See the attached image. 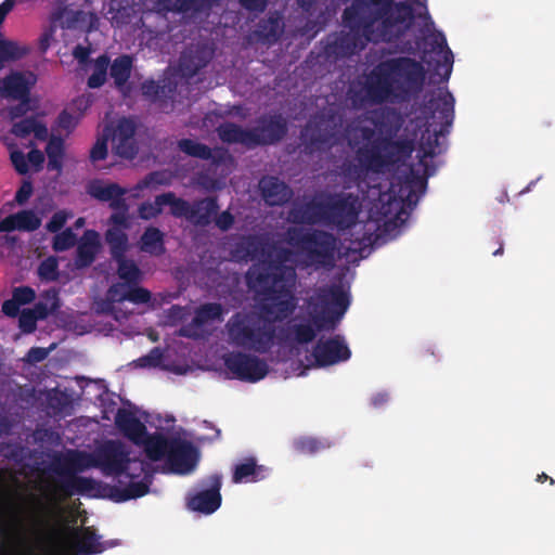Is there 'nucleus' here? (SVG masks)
<instances>
[{
    "mask_svg": "<svg viewBox=\"0 0 555 555\" xmlns=\"http://www.w3.org/2000/svg\"><path fill=\"white\" fill-rule=\"evenodd\" d=\"M282 30L281 18L279 16H270L259 22L256 33L261 40L272 43L279 40Z\"/></svg>",
    "mask_w": 555,
    "mask_h": 555,
    "instance_id": "41",
    "label": "nucleus"
},
{
    "mask_svg": "<svg viewBox=\"0 0 555 555\" xmlns=\"http://www.w3.org/2000/svg\"><path fill=\"white\" fill-rule=\"evenodd\" d=\"M164 352L159 347H154L147 354H144L134 361L139 367H157L163 362Z\"/></svg>",
    "mask_w": 555,
    "mask_h": 555,
    "instance_id": "54",
    "label": "nucleus"
},
{
    "mask_svg": "<svg viewBox=\"0 0 555 555\" xmlns=\"http://www.w3.org/2000/svg\"><path fill=\"white\" fill-rule=\"evenodd\" d=\"M307 146L312 151H320L331 146L335 133L325 120L308 122L302 131Z\"/></svg>",
    "mask_w": 555,
    "mask_h": 555,
    "instance_id": "25",
    "label": "nucleus"
},
{
    "mask_svg": "<svg viewBox=\"0 0 555 555\" xmlns=\"http://www.w3.org/2000/svg\"><path fill=\"white\" fill-rule=\"evenodd\" d=\"M289 219L297 224L326 225V195L294 206L289 210Z\"/></svg>",
    "mask_w": 555,
    "mask_h": 555,
    "instance_id": "20",
    "label": "nucleus"
},
{
    "mask_svg": "<svg viewBox=\"0 0 555 555\" xmlns=\"http://www.w3.org/2000/svg\"><path fill=\"white\" fill-rule=\"evenodd\" d=\"M325 447L321 440L312 437H301L295 441L296 450L306 454H314Z\"/></svg>",
    "mask_w": 555,
    "mask_h": 555,
    "instance_id": "53",
    "label": "nucleus"
},
{
    "mask_svg": "<svg viewBox=\"0 0 555 555\" xmlns=\"http://www.w3.org/2000/svg\"><path fill=\"white\" fill-rule=\"evenodd\" d=\"M271 301L262 306V311L271 315L274 321H283L288 318L296 308V302L289 291L282 295L271 294Z\"/></svg>",
    "mask_w": 555,
    "mask_h": 555,
    "instance_id": "31",
    "label": "nucleus"
},
{
    "mask_svg": "<svg viewBox=\"0 0 555 555\" xmlns=\"http://www.w3.org/2000/svg\"><path fill=\"white\" fill-rule=\"evenodd\" d=\"M30 51L31 48L28 44L5 39L0 36V70L3 69L8 63H14L24 59Z\"/></svg>",
    "mask_w": 555,
    "mask_h": 555,
    "instance_id": "34",
    "label": "nucleus"
},
{
    "mask_svg": "<svg viewBox=\"0 0 555 555\" xmlns=\"http://www.w3.org/2000/svg\"><path fill=\"white\" fill-rule=\"evenodd\" d=\"M105 241L113 260L125 257L129 249V238L120 228L114 227L105 232Z\"/></svg>",
    "mask_w": 555,
    "mask_h": 555,
    "instance_id": "39",
    "label": "nucleus"
},
{
    "mask_svg": "<svg viewBox=\"0 0 555 555\" xmlns=\"http://www.w3.org/2000/svg\"><path fill=\"white\" fill-rule=\"evenodd\" d=\"M38 274L42 280L56 281L59 278V263L56 258L49 257L40 262Z\"/></svg>",
    "mask_w": 555,
    "mask_h": 555,
    "instance_id": "51",
    "label": "nucleus"
},
{
    "mask_svg": "<svg viewBox=\"0 0 555 555\" xmlns=\"http://www.w3.org/2000/svg\"><path fill=\"white\" fill-rule=\"evenodd\" d=\"M175 89V86L165 80L162 83L155 80H146L141 86L142 94L152 102L169 96Z\"/></svg>",
    "mask_w": 555,
    "mask_h": 555,
    "instance_id": "43",
    "label": "nucleus"
},
{
    "mask_svg": "<svg viewBox=\"0 0 555 555\" xmlns=\"http://www.w3.org/2000/svg\"><path fill=\"white\" fill-rule=\"evenodd\" d=\"M225 327L230 343L236 347L267 353L274 345L275 327L260 314L236 312Z\"/></svg>",
    "mask_w": 555,
    "mask_h": 555,
    "instance_id": "9",
    "label": "nucleus"
},
{
    "mask_svg": "<svg viewBox=\"0 0 555 555\" xmlns=\"http://www.w3.org/2000/svg\"><path fill=\"white\" fill-rule=\"evenodd\" d=\"M214 56V50L206 44H196L186 48L180 55L179 69L182 76L192 78L207 66Z\"/></svg>",
    "mask_w": 555,
    "mask_h": 555,
    "instance_id": "21",
    "label": "nucleus"
},
{
    "mask_svg": "<svg viewBox=\"0 0 555 555\" xmlns=\"http://www.w3.org/2000/svg\"><path fill=\"white\" fill-rule=\"evenodd\" d=\"M270 256H264L260 261L253 263L246 272V284L250 289H259L266 294L276 293L275 288L292 286L296 279V270L286 262L291 260L293 251L281 247Z\"/></svg>",
    "mask_w": 555,
    "mask_h": 555,
    "instance_id": "8",
    "label": "nucleus"
},
{
    "mask_svg": "<svg viewBox=\"0 0 555 555\" xmlns=\"http://www.w3.org/2000/svg\"><path fill=\"white\" fill-rule=\"evenodd\" d=\"M37 82L31 72H11L0 79V96L12 100H30V92Z\"/></svg>",
    "mask_w": 555,
    "mask_h": 555,
    "instance_id": "19",
    "label": "nucleus"
},
{
    "mask_svg": "<svg viewBox=\"0 0 555 555\" xmlns=\"http://www.w3.org/2000/svg\"><path fill=\"white\" fill-rule=\"evenodd\" d=\"M8 487L0 486V544L13 541L23 533L33 535L30 525L33 519L39 515L35 503L31 500L33 494H28L25 500L30 505V513L27 516L22 515L16 508H8L7 499L9 498Z\"/></svg>",
    "mask_w": 555,
    "mask_h": 555,
    "instance_id": "11",
    "label": "nucleus"
},
{
    "mask_svg": "<svg viewBox=\"0 0 555 555\" xmlns=\"http://www.w3.org/2000/svg\"><path fill=\"white\" fill-rule=\"evenodd\" d=\"M12 297L21 306L33 302L36 298L35 291L29 286H18L13 289Z\"/></svg>",
    "mask_w": 555,
    "mask_h": 555,
    "instance_id": "59",
    "label": "nucleus"
},
{
    "mask_svg": "<svg viewBox=\"0 0 555 555\" xmlns=\"http://www.w3.org/2000/svg\"><path fill=\"white\" fill-rule=\"evenodd\" d=\"M77 242V236L72 228H66L62 232H57L52 242V248L56 253L68 250L74 247Z\"/></svg>",
    "mask_w": 555,
    "mask_h": 555,
    "instance_id": "49",
    "label": "nucleus"
},
{
    "mask_svg": "<svg viewBox=\"0 0 555 555\" xmlns=\"http://www.w3.org/2000/svg\"><path fill=\"white\" fill-rule=\"evenodd\" d=\"M361 211L359 196L354 193H332L326 195V225L340 231L356 225Z\"/></svg>",
    "mask_w": 555,
    "mask_h": 555,
    "instance_id": "12",
    "label": "nucleus"
},
{
    "mask_svg": "<svg viewBox=\"0 0 555 555\" xmlns=\"http://www.w3.org/2000/svg\"><path fill=\"white\" fill-rule=\"evenodd\" d=\"M221 487V474L215 473L202 478L186 495L188 508L204 515L215 513L222 502Z\"/></svg>",
    "mask_w": 555,
    "mask_h": 555,
    "instance_id": "13",
    "label": "nucleus"
},
{
    "mask_svg": "<svg viewBox=\"0 0 555 555\" xmlns=\"http://www.w3.org/2000/svg\"><path fill=\"white\" fill-rule=\"evenodd\" d=\"M426 79L424 65L410 56L379 61L365 76L363 90L369 103L402 104L417 98Z\"/></svg>",
    "mask_w": 555,
    "mask_h": 555,
    "instance_id": "4",
    "label": "nucleus"
},
{
    "mask_svg": "<svg viewBox=\"0 0 555 555\" xmlns=\"http://www.w3.org/2000/svg\"><path fill=\"white\" fill-rule=\"evenodd\" d=\"M108 66L109 57L107 54L98 56L94 61L93 72L87 80V86L91 89L101 88L106 82Z\"/></svg>",
    "mask_w": 555,
    "mask_h": 555,
    "instance_id": "44",
    "label": "nucleus"
},
{
    "mask_svg": "<svg viewBox=\"0 0 555 555\" xmlns=\"http://www.w3.org/2000/svg\"><path fill=\"white\" fill-rule=\"evenodd\" d=\"M223 308L218 302H208L199 306L194 314L193 323L203 326L209 321L221 320Z\"/></svg>",
    "mask_w": 555,
    "mask_h": 555,
    "instance_id": "45",
    "label": "nucleus"
},
{
    "mask_svg": "<svg viewBox=\"0 0 555 555\" xmlns=\"http://www.w3.org/2000/svg\"><path fill=\"white\" fill-rule=\"evenodd\" d=\"M287 122L282 115L261 116L253 131L254 147L272 145L287 134Z\"/></svg>",
    "mask_w": 555,
    "mask_h": 555,
    "instance_id": "16",
    "label": "nucleus"
},
{
    "mask_svg": "<svg viewBox=\"0 0 555 555\" xmlns=\"http://www.w3.org/2000/svg\"><path fill=\"white\" fill-rule=\"evenodd\" d=\"M88 193L100 202H109L113 209L126 210L127 205L124 195L127 190L117 183L104 184L102 181L95 180L88 185Z\"/></svg>",
    "mask_w": 555,
    "mask_h": 555,
    "instance_id": "24",
    "label": "nucleus"
},
{
    "mask_svg": "<svg viewBox=\"0 0 555 555\" xmlns=\"http://www.w3.org/2000/svg\"><path fill=\"white\" fill-rule=\"evenodd\" d=\"M135 134V125L129 118H121L113 134V139L132 140Z\"/></svg>",
    "mask_w": 555,
    "mask_h": 555,
    "instance_id": "55",
    "label": "nucleus"
},
{
    "mask_svg": "<svg viewBox=\"0 0 555 555\" xmlns=\"http://www.w3.org/2000/svg\"><path fill=\"white\" fill-rule=\"evenodd\" d=\"M114 143V152L119 157L126 159H133L138 154V145L135 139L132 140H122V139H113Z\"/></svg>",
    "mask_w": 555,
    "mask_h": 555,
    "instance_id": "50",
    "label": "nucleus"
},
{
    "mask_svg": "<svg viewBox=\"0 0 555 555\" xmlns=\"http://www.w3.org/2000/svg\"><path fill=\"white\" fill-rule=\"evenodd\" d=\"M107 137L102 135L96 139L92 149L90 150L89 158L92 163H96L100 160H104L107 157L108 149H107Z\"/></svg>",
    "mask_w": 555,
    "mask_h": 555,
    "instance_id": "57",
    "label": "nucleus"
},
{
    "mask_svg": "<svg viewBox=\"0 0 555 555\" xmlns=\"http://www.w3.org/2000/svg\"><path fill=\"white\" fill-rule=\"evenodd\" d=\"M285 242L305 256L307 266L331 270L335 266L338 238L331 232L304 227H289Z\"/></svg>",
    "mask_w": 555,
    "mask_h": 555,
    "instance_id": "7",
    "label": "nucleus"
},
{
    "mask_svg": "<svg viewBox=\"0 0 555 555\" xmlns=\"http://www.w3.org/2000/svg\"><path fill=\"white\" fill-rule=\"evenodd\" d=\"M130 462L129 452L121 442L115 440L106 441L93 454L70 451L62 463L53 468V472L61 476L57 490L68 498L76 493L85 495L94 491L98 488V482L90 477L77 476L76 473L95 467L106 476L130 478L126 487L114 486L111 488V498L115 502L141 498L149 493L151 481L147 480V476L144 480H133L135 476L127 473Z\"/></svg>",
    "mask_w": 555,
    "mask_h": 555,
    "instance_id": "2",
    "label": "nucleus"
},
{
    "mask_svg": "<svg viewBox=\"0 0 555 555\" xmlns=\"http://www.w3.org/2000/svg\"><path fill=\"white\" fill-rule=\"evenodd\" d=\"M60 308V298L55 289L44 291L41 299L30 309L38 320H44L49 314L54 313Z\"/></svg>",
    "mask_w": 555,
    "mask_h": 555,
    "instance_id": "40",
    "label": "nucleus"
},
{
    "mask_svg": "<svg viewBox=\"0 0 555 555\" xmlns=\"http://www.w3.org/2000/svg\"><path fill=\"white\" fill-rule=\"evenodd\" d=\"M115 424L124 436L135 444H141L146 436L145 425L129 410L118 409Z\"/></svg>",
    "mask_w": 555,
    "mask_h": 555,
    "instance_id": "28",
    "label": "nucleus"
},
{
    "mask_svg": "<svg viewBox=\"0 0 555 555\" xmlns=\"http://www.w3.org/2000/svg\"><path fill=\"white\" fill-rule=\"evenodd\" d=\"M31 500L39 515L29 525L33 537L39 543L61 550L66 546L67 539L72 538L76 555H95L106 550V544L100 541L93 527L70 528L65 525L57 506L43 502L37 495H31Z\"/></svg>",
    "mask_w": 555,
    "mask_h": 555,
    "instance_id": "5",
    "label": "nucleus"
},
{
    "mask_svg": "<svg viewBox=\"0 0 555 555\" xmlns=\"http://www.w3.org/2000/svg\"><path fill=\"white\" fill-rule=\"evenodd\" d=\"M212 222H215L219 230L225 232L233 227L235 218L229 210H224L220 214H217Z\"/></svg>",
    "mask_w": 555,
    "mask_h": 555,
    "instance_id": "62",
    "label": "nucleus"
},
{
    "mask_svg": "<svg viewBox=\"0 0 555 555\" xmlns=\"http://www.w3.org/2000/svg\"><path fill=\"white\" fill-rule=\"evenodd\" d=\"M117 263V275L125 286H137L142 282L143 272L134 260L125 257L114 260Z\"/></svg>",
    "mask_w": 555,
    "mask_h": 555,
    "instance_id": "35",
    "label": "nucleus"
},
{
    "mask_svg": "<svg viewBox=\"0 0 555 555\" xmlns=\"http://www.w3.org/2000/svg\"><path fill=\"white\" fill-rule=\"evenodd\" d=\"M128 291L121 293L122 284H115L108 288L107 296L112 301H130L132 304H147L151 300L152 294L144 287L127 286Z\"/></svg>",
    "mask_w": 555,
    "mask_h": 555,
    "instance_id": "33",
    "label": "nucleus"
},
{
    "mask_svg": "<svg viewBox=\"0 0 555 555\" xmlns=\"http://www.w3.org/2000/svg\"><path fill=\"white\" fill-rule=\"evenodd\" d=\"M259 190L268 206H283L294 195L291 186L274 176L262 177L259 181Z\"/></svg>",
    "mask_w": 555,
    "mask_h": 555,
    "instance_id": "22",
    "label": "nucleus"
},
{
    "mask_svg": "<svg viewBox=\"0 0 555 555\" xmlns=\"http://www.w3.org/2000/svg\"><path fill=\"white\" fill-rule=\"evenodd\" d=\"M140 249L154 256H162L165 251L164 233L155 227L145 229L140 240Z\"/></svg>",
    "mask_w": 555,
    "mask_h": 555,
    "instance_id": "38",
    "label": "nucleus"
},
{
    "mask_svg": "<svg viewBox=\"0 0 555 555\" xmlns=\"http://www.w3.org/2000/svg\"><path fill=\"white\" fill-rule=\"evenodd\" d=\"M230 255L237 262L260 261L270 256V244L261 236H241L231 247Z\"/></svg>",
    "mask_w": 555,
    "mask_h": 555,
    "instance_id": "17",
    "label": "nucleus"
},
{
    "mask_svg": "<svg viewBox=\"0 0 555 555\" xmlns=\"http://www.w3.org/2000/svg\"><path fill=\"white\" fill-rule=\"evenodd\" d=\"M454 103L451 92L439 90L421 107V115L410 120L412 134L400 138L397 137L404 124L403 115L395 107L382 108L373 119L378 135L371 145H362L356 151L359 164L378 173L404 163L415 150L418 132L422 158L440 154L439 137L449 133L454 119Z\"/></svg>",
    "mask_w": 555,
    "mask_h": 555,
    "instance_id": "1",
    "label": "nucleus"
},
{
    "mask_svg": "<svg viewBox=\"0 0 555 555\" xmlns=\"http://www.w3.org/2000/svg\"><path fill=\"white\" fill-rule=\"evenodd\" d=\"M39 321L30 309H24L18 315V326L23 333L30 334L37 328Z\"/></svg>",
    "mask_w": 555,
    "mask_h": 555,
    "instance_id": "58",
    "label": "nucleus"
},
{
    "mask_svg": "<svg viewBox=\"0 0 555 555\" xmlns=\"http://www.w3.org/2000/svg\"><path fill=\"white\" fill-rule=\"evenodd\" d=\"M198 454L192 442L180 438H171V447L167 456V463L177 474H189L196 466Z\"/></svg>",
    "mask_w": 555,
    "mask_h": 555,
    "instance_id": "18",
    "label": "nucleus"
},
{
    "mask_svg": "<svg viewBox=\"0 0 555 555\" xmlns=\"http://www.w3.org/2000/svg\"><path fill=\"white\" fill-rule=\"evenodd\" d=\"M109 75L114 80L115 88L124 95L128 96L131 87L128 80L131 76L133 67V57L129 54L117 56L112 63L109 62Z\"/></svg>",
    "mask_w": 555,
    "mask_h": 555,
    "instance_id": "29",
    "label": "nucleus"
},
{
    "mask_svg": "<svg viewBox=\"0 0 555 555\" xmlns=\"http://www.w3.org/2000/svg\"><path fill=\"white\" fill-rule=\"evenodd\" d=\"M11 162L15 168V170L20 175H26L29 170L27 155H25L22 151H13L10 155Z\"/></svg>",
    "mask_w": 555,
    "mask_h": 555,
    "instance_id": "60",
    "label": "nucleus"
},
{
    "mask_svg": "<svg viewBox=\"0 0 555 555\" xmlns=\"http://www.w3.org/2000/svg\"><path fill=\"white\" fill-rule=\"evenodd\" d=\"M219 139L227 144H242L247 149H254L253 131L242 126L225 121L216 128Z\"/></svg>",
    "mask_w": 555,
    "mask_h": 555,
    "instance_id": "30",
    "label": "nucleus"
},
{
    "mask_svg": "<svg viewBox=\"0 0 555 555\" xmlns=\"http://www.w3.org/2000/svg\"><path fill=\"white\" fill-rule=\"evenodd\" d=\"M433 47L434 49L437 48L442 52V63H438V66H442L444 68V79H449L453 65V53L447 44L446 37L441 34L435 39Z\"/></svg>",
    "mask_w": 555,
    "mask_h": 555,
    "instance_id": "48",
    "label": "nucleus"
},
{
    "mask_svg": "<svg viewBox=\"0 0 555 555\" xmlns=\"http://www.w3.org/2000/svg\"><path fill=\"white\" fill-rule=\"evenodd\" d=\"M41 225V218L31 209H23L7 216L0 221V233L2 232H34Z\"/></svg>",
    "mask_w": 555,
    "mask_h": 555,
    "instance_id": "27",
    "label": "nucleus"
},
{
    "mask_svg": "<svg viewBox=\"0 0 555 555\" xmlns=\"http://www.w3.org/2000/svg\"><path fill=\"white\" fill-rule=\"evenodd\" d=\"M33 184L30 181H24L15 193V202L18 205H24L33 194Z\"/></svg>",
    "mask_w": 555,
    "mask_h": 555,
    "instance_id": "63",
    "label": "nucleus"
},
{
    "mask_svg": "<svg viewBox=\"0 0 555 555\" xmlns=\"http://www.w3.org/2000/svg\"><path fill=\"white\" fill-rule=\"evenodd\" d=\"M48 356L49 349L42 347H31L26 354V361L29 363H39L46 360Z\"/></svg>",
    "mask_w": 555,
    "mask_h": 555,
    "instance_id": "64",
    "label": "nucleus"
},
{
    "mask_svg": "<svg viewBox=\"0 0 555 555\" xmlns=\"http://www.w3.org/2000/svg\"><path fill=\"white\" fill-rule=\"evenodd\" d=\"M141 443L144 444L146 456L151 461L156 462L168 456L169 449L171 447V439H168L163 435L149 436L146 434Z\"/></svg>",
    "mask_w": 555,
    "mask_h": 555,
    "instance_id": "36",
    "label": "nucleus"
},
{
    "mask_svg": "<svg viewBox=\"0 0 555 555\" xmlns=\"http://www.w3.org/2000/svg\"><path fill=\"white\" fill-rule=\"evenodd\" d=\"M403 202V196L401 195L397 198L395 192L382 194L379 197L380 207L378 208V214L385 219L397 217L399 210L402 208Z\"/></svg>",
    "mask_w": 555,
    "mask_h": 555,
    "instance_id": "46",
    "label": "nucleus"
},
{
    "mask_svg": "<svg viewBox=\"0 0 555 555\" xmlns=\"http://www.w3.org/2000/svg\"><path fill=\"white\" fill-rule=\"evenodd\" d=\"M170 179L165 171H152L138 184V189L151 188L155 185H168Z\"/></svg>",
    "mask_w": 555,
    "mask_h": 555,
    "instance_id": "56",
    "label": "nucleus"
},
{
    "mask_svg": "<svg viewBox=\"0 0 555 555\" xmlns=\"http://www.w3.org/2000/svg\"><path fill=\"white\" fill-rule=\"evenodd\" d=\"M219 0H176L178 5V10L181 12H203L207 9H210L211 5Z\"/></svg>",
    "mask_w": 555,
    "mask_h": 555,
    "instance_id": "52",
    "label": "nucleus"
},
{
    "mask_svg": "<svg viewBox=\"0 0 555 555\" xmlns=\"http://www.w3.org/2000/svg\"><path fill=\"white\" fill-rule=\"evenodd\" d=\"M12 133L18 138H27L34 133L36 139L43 141L48 138V128L36 117H27L13 124Z\"/></svg>",
    "mask_w": 555,
    "mask_h": 555,
    "instance_id": "37",
    "label": "nucleus"
},
{
    "mask_svg": "<svg viewBox=\"0 0 555 555\" xmlns=\"http://www.w3.org/2000/svg\"><path fill=\"white\" fill-rule=\"evenodd\" d=\"M349 295L341 284L320 288L308 301L311 323H296L288 327V337L300 345L309 344L318 332L334 331L348 310Z\"/></svg>",
    "mask_w": 555,
    "mask_h": 555,
    "instance_id": "6",
    "label": "nucleus"
},
{
    "mask_svg": "<svg viewBox=\"0 0 555 555\" xmlns=\"http://www.w3.org/2000/svg\"><path fill=\"white\" fill-rule=\"evenodd\" d=\"M266 467L257 465L255 457H247L234 466L232 481L234 483L257 482L264 478Z\"/></svg>",
    "mask_w": 555,
    "mask_h": 555,
    "instance_id": "32",
    "label": "nucleus"
},
{
    "mask_svg": "<svg viewBox=\"0 0 555 555\" xmlns=\"http://www.w3.org/2000/svg\"><path fill=\"white\" fill-rule=\"evenodd\" d=\"M178 149L188 156L203 160H211V163L217 166L221 165L228 156V152L223 149L212 150L208 145L192 139L179 140Z\"/></svg>",
    "mask_w": 555,
    "mask_h": 555,
    "instance_id": "26",
    "label": "nucleus"
},
{
    "mask_svg": "<svg viewBox=\"0 0 555 555\" xmlns=\"http://www.w3.org/2000/svg\"><path fill=\"white\" fill-rule=\"evenodd\" d=\"M163 198L169 203L171 216L184 218L191 224L201 228L208 227L220 209L217 196H206L190 203L184 198L177 197L173 192H166Z\"/></svg>",
    "mask_w": 555,
    "mask_h": 555,
    "instance_id": "10",
    "label": "nucleus"
},
{
    "mask_svg": "<svg viewBox=\"0 0 555 555\" xmlns=\"http://www.w3.org/2000/svg\"><path fill=\"white\" fill-rule=\"evenodd\" d=\"M166 193L159 194L155 197L154 203L144 202L139 206V216L141 219L144 220H151L153 218H156L158 215L163 211V206L168 205V202H165L163 196H165Z\"/></svg>",
    "mask_w": 555,
    "mask_h": 555,
    "instance_id": "47",
    "label": "nucleus"
},
{
    "mask_svg": "<svg viewBox=\"0 0 555 555\" xmlns=\"http://www.w3.org/2000/svg\"><path fill=\"white\" fill-rule=\"evenodd\" d=\"M48 155V169L61 171L64 157V141L60 137H52L46 147Z\"/></svg>",
    "mask_w": 555,
    "mask_h": 555,
    "instance_id": "42",
    "label": "nucleus"
},
{
    "mask_svg": "<svg viewBox=\"0 0 555 555\" xmlns=\"http://www.w3.org/2000/svg\"><path fill=\"white\" fill-rule=\"evenodd\" d=\"M341 18L350 33L338 37L331 49L345 57L364 49L366 42H392L402 33L400 25L409 27L413 23L414 10L404 1L353 0Z\"/></svg>",
    "mask_w": 555,
    "mask_h": 555,
    "instance_id": "3",
    "label": "nucleus"
},
{
    "mask_svg": "<svg viewBox=\"0 0 555 555\" xmlns=\"http://www.w3.org/2000/svg\"><path fill=\"white\" fill-rule=\"evenodd\" d=\"M66 221L67 215L63 210L56 211L46 224V229L51 233H57L63 229Z\"/></svg>",
    "mask_w": 555,
    "mask_h": 555,
    "instance_id": "61",
    "label": "nucleus"
},
{
    "mask_svg": "<svg viewBox=\"0 0 555 555\" xmlns=\"http://www.w3.org/2000/svg\"><path fill=\"white\" fill-rule=\"evenodd\" d=\"M312 366L327 367L346 362L351 358V350L343 335L320 337L312 348Z\"/></svg>",
    "mask_w": 555,
    "mask_h": 555,
    "instance_id": "15",
    "label": "nucleus"
},
{
    "mask_svg": "<svg viewBox=\"0 0 555 555\" xmlns=\"http://www.w3.org/2000/svg\"><path fill=\"white\" fill-rule=\"evenodd\" d=\"M227 370L236 379L256 383L264 378L269 372L268 363L257 356L243 351H232L224 357Z\"/></svg>",
    "mask_w": 555,
    "mask_h": 555,
    "instance_id": "14",
    "label": "nucleus"
},
{
    "mask_svg": "<svg viewBox=\"0 0 555 555\" xmlns=\"http://www.w3.org/2000/svg\"><path fill=\"white\" fill-rule=\"evenodd\" d=\"M101 248L100 235L95 230H86L78 241L74 266L76 269L90 267Z\"/></svg>",
    "mask_w": 555,
    "mask_h": 555,
    "instance_id": "23",
    "label": "nucleus"
}]
</instances>
